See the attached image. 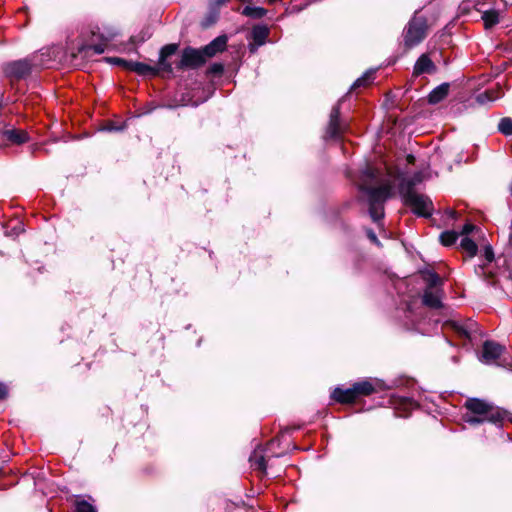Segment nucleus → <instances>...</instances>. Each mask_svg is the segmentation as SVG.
Returning a JSON list of instances; mask_svg holds the SVG:
<instances>
[{
    "mask_svg": "<svg viewBox=\"0 0 512 512\" xmlns=\"http://www.w3.org/2000/svg\"><path fill=\"white\" fill-rule=\"evenodd\" d=\"M423 172L416 173L411 179H404L400 184V193L405 205L410 207L418 216L429 217L433 212V203L429 197L413 190V186L422 182Z\"/></svg>",
    "mask_w": 512,
    "mask_h": 512,
    "instance_id": "f257e3e1",
    "label": "nucleus"
},
{
    "mask_svg": "<svg viewBox=\"0 0 512 512\" xmlns=\"http://www.w3.org/2000/svg\"><path fill=\"white\" fill-rule=\"evenodd\" d=\"M464 406L468 410L464 419L472 425L486 421L496 423L503 418V412L485 400L469 398Z\"/></svg>",
    "mask_w": 512,
    "mask_h": 512,
    "instance_id": "f03ea898",
    "label": "nucleus"
},
{
    "mask_svg": "<svg viewBox=\"0 0 512 512\" xmlns=\"http://www.w3.org/2000/svg\"><path fill=\"white\" fill-rule=\"evenodd\" d=\"M392 186L385 183L379 187H369L365 183L360 189L367 194L369 202V214L374 222H378L384 216L383 202L390 196Z\"/></svg>",
    "mask_w": 512,
    "mask_h": 512,
    "instance_id": "7ed1b4c3",
    "label": "nucleus"
},
{
    "mask_svg": "<svg viewBox=\"0 0 512 512\" xmlns=\"http://www.w3.org/2000/svg\"><path fill=\"white\" fill-rule=\"evenodd\" d=\"M427 24L424 18L414 17L404 31V44L407 48L418 45L426 37Z\"/></svg>",
    "mask_w": 512,
    "mask_h": 512,
    "instance_id": "20e7f679",
    "label": "nucleus"
},
{
    "mask_svg": "<svg viewBox=\"0 0 512 512\" xmlns=\"http://www.w3.org/2000/svg\"><path fill=\"white\" fill-rule=\"evenodd\" d=\"M206 58L202 49L186 48L184 49L178 68H196L203 65Z\"/></svg>",
    "mask_w": 512,
    "mask_h": 512,
    "instance_id": "39448f33",
    "label": "nucleus"
},
{
    "mask_svg": "<svg viewBox=\"0 0 512 512\" xmlns=\"http://www.w3.org/2000/svg\"><path fill=\"white\" fill-rule=\"evenodd\" d=\"M31 72V64L28 60L13 61L5 65L4 73L12 79L26 77Z\"/></svg>",
    "mask_w": 512,
    "mask_h": 512,
    "instance_id": "423d86ee",
    "label": "nucleus"
},
{
    "mask_svg": "<svg viewBox=\"0 0 512 512\" xmlns=\"http://www.w3.org/2000/svg\"><path fill=\"white\" fill-rule=\"evenodd\" d=\"M504 351V347L493 341H486L483 344L480 361L485 364L495 363Z\"/></svg>",
    "mask_w": 512,
    "mask_h": 512,
    "instance_id": "0eeeda50",
    "label": "nucleus"
},
{
    "mask_svg": "<svg viewBox=\"0 0 512 512\" xmlns=\"http://www.w3.org/2000/svg\"><path fill=\"white\" fill-rule=\"evenodd\" d=\"M269 36V28L264 25H257L252 29L253 42L249 44V50L251 53H255L257 49L264 45Z\"/></svg>",
    "mask_w": 512,
    "mask_h": 512,
    "instance_id": "6e6552de",
    "label": "nucleus"
},
{
    "mask_svg": "<svg viewBox=\"0 0 512 512\" xmlns=\"http://www.w3.org/2000/svg\"><path fill=\"white\" fill-rule=\"evenodd\" d=\"M0 140L13 144H22L28 141V136L23 130L8 129L0 131Z\"/></svg>",
    "mask_w": 512,
    "mask_h": 512,
    "instance_id": "1a4fd4ad",
    "label": "nucleus"
},
{
    "mask_svg": "<svg viewBox=\"0 0 512 512\" xmlns=\"http://www.w3.org/2000/svg\"><path fill=\"white\" fill-rule=\"evenodd\" d=\"M442 290L440 289H431L426 288L423 294V303L424 305L433 308L438 309L442 307Z\"/></svg>",
    "mask_w": 512,
    "mask_h": 512,
    "instance_id": "9d476101",
    "label": "nucleus"
},
{
    "mask_svg": "<svg viewBox=\"0 0 512 512\" xmlns=\"http://www.w3.org/2000/svg\"><path fill=\"white\" fill-rule=\"evenodd\" d=\"M227 45V37L225 35L218 36L213 41H211L208 45H206L202 51L204 53L205 58H210L216 55L217 53L223 51Z\"/></svg>",
    "mask_w": 512,
    "mask_h": 512,
    "instance_id": "9b49d317",
    "label": "nucleus"
},
{
    "mask_svg": "<svg viewBox=\"0 0 512 512\" xmlns=\"http://www.w3.org/2000/svg\"><path fill=\"white\" fill-rule=\"evenodd\" d=\"M436 71V67L427 54L421 55L414 65V75L431 74Z\"/></svg>",
    "mask_w": 512,
    "mask_h": 512,
    "instance_id": "f8f14e48",
    "label": "nucleus"
},
{
    "mask_svg": "<svg viewBox=\"0 0 512 512\" xmlns=\"http://www.w3.org/2000/svg\"><path fill=\"white\" fill-rule=\"evenodd\" d=\"M177 50H178L177 44H168V45H165L161 49L160 56H159V62H158L159 69L168 71V72L172 71V66L169 62H167V58L174 55Z\"/></svg>",
    "mask_w": 512,
    "mask_h": 512,
    "instance_id": "ddd939ff",
    "label": "nucleus"
},
{
    "mask_svg": "<svg viewBox=\"0 0 512 512\" xmlns=\"http://www.w3.org/2000/svg\"><path fill=\"white\" fill-rule=\"evenodd\" d=\"M332 397L339 403H351L357 399L354 385L348 389L336 388L332 393Z\"/></svg>",
    "mask_w": 512,
    "mask_h": 512,
    "instance_id": "4468645a",
    "label": "nucleus"
},
{
    "mask_svg": "<svg viewBox=\"0 0 512 512\" xmlns=\"http://www.w3.org/2000/svg\"><path fill=\"white\" fill-rule=\"evenodd\" d=\"M340 107L339 105L332 108L330 114V122L328 126V133L331 137H335L340 134L341 129L339 126Z\"/></svg>",
    "mask_w": 512,
    "mask_h": 512,
    "instance_id": "2eb2a0df",
    "label": "nucleus"
},
{
    "mask_svg": "<svg viewBox=\"0 0 512 512\" xmlns=\"http://www.w3.org/2000/svg\"><path fill=\"white\" fill-rule=\"evenodd\" d=\"M448 92H449V84L444 83V84L439 85L438 87H436L435 89H433L430 92V94L428 96L429 103H431V104L439 103L448 95Z\"/></svg>",
    "mask_w": 512,
    "mask_h": 512,
    "instance_id": "dca6fc26",
    "label": "nucleus"
},
{
    "mask_svg": "<svg viewBox=\"0 0 512 512\" xmlns=\"http://www.w3.org/2000/svg\"><path fill=\"white\" fill-rule=\"evenodd\" d=\"M249 461L251 463V467L257 469L261 472H265L266 470V461L263 455L262 449H255L251 454Z\"/></svg>",
    "mask_w": 512,
    "mask_h": 512,
    "instance_id": "f3484780",
    "label": "nucleus"
},
{
    "mask_svg": "<svg viewBox=\"0 0 512 512\" xmlns=\"http://www.w3.org/2000/svg\"><path fill=\"white\" fill-rule=\"evenodd\" d=\"M128 70L134 71V72L138 73L139 75H156L157 71H158L156 68H154L152 66H149L147 64L140 63V62H133V61H130L128 63Z\"/></svg>",
    "mask_w": 512,
    "mask_h": 512,
    "instance_id": "a211bd4d",
    "label": "nucleus"
},
{
    "mask_svg": "<svg viewBox=\"0 0 512 512\" xmlns=\"http://www.w3.org/2000/svg\"><path fill=\"white\" fill-rule=\"evenodd\" d=\"M354 388H355L357 398L359 396L371 395L372 393H374L376 391L373 383L368 380L356 382L354 384Z\"/></svg>",
    "mask_w": 512,
    "mask_h": 512,
    "instance_id": "6ab92c4d",
    "label": "nucleus"
},
{
    "mask_svg": "<svg viewBox=\"0 0 512 512\" xmlns=\"http://www.w3.org/2000/svg\"><path fill=\"white\" fill-rule=\"evenodd\" d=\"M482 20L484 22L485 28H491L499 23L500 14L498 11L491 9L484 11L482 14Z\"/></svg>",
    "mask_w": 512,
    "mask_h": 512,
    "instance_id": "aec40b11",
    "label": "nucleus"
},
{
    "mask_svg": "<svg viewBox=\"0 0 512 512\" xmlns=\"http://www.w3.org/2000/svg\"><path fill=\"white\" fill-rule=\"evenodd\" d=\"M461 249L467 253L469 257H473L477 253V245L468 237H463L460 242Z\"/></svg>",
    "mask_w": 512,
    "mask_h": 512,
    "instance_id": "412c9836",
    "label": "nucleus"
},
{
    "mask_svg": "<svg viewBox=\"0 0 512 512\" xmlns=\"http://www.w3.org/2000/svg\"><path fill=\"white\" fill-rule=\"evenodd\" d=\"M459 234L455 231H444L440 235V241L444 246H450L456 242Z\"/></svg>",
    "mask_w": 512,
    "mask_h": 512,
    "instance_id": "4be33fe9",
    "label": "nucleus"
},
{
    "mask_svg": "<svg viewBox=\"0 0 512 512\" xmlns=\"http://www.w3.org/2000/svg\"><path fill=\"white\" fill-rule=\"evenodd\" d=\"M243 14L253 18H262L266 14V10L261 7L247 6L243 10Z\"/></svg>",
    "mask_w": 512,
    "mask_h": 512,
    "instance_id": "5701e85b",
    "label": "nucleus"
},
{
    "mask_svg": "<svg viewBox=\"0 0 512 512\" xmlns=\"http://www.w3.org/2000/svg\"><path fill=\"white\" fill-rule=\"evenodd\" d=\"M498 129L504 135H512V119L502 118L498 124Z\"/></svg>",
    "mask_w": 512,
    "mask_h": 512,
    "instance_id": "b1692460",
    "label": "nucleus"
},
{
    "mask_svg": "<svg viewBox=\"0 0 512 512\" xmlns=\"http://www.w3.org/2000/svg\"><path fill=\"white\" fill-rule=\"evenodd\" d=\"M426 281L428 283L427 288H431V289H439L438 286H440L442 283V280L439 277V275L436 273H433V272L428 273V275L426 277Z\"/></svg>",
    "mask_w": 512,
    "mask_h": 512,
    "instance_id": "393cba45",
    "label": "nucleus"
},
{
    "mask_svg": "<svg viewBox=\"0 0 512 512\" xmlns=\"http://www.w3.org/2000/svg\"><path fill=\"white\" fill-rule=\"evenodd\" d=\"M497 96L494 95V92L491 90L485 91L484 93L479 94L476 97V100L479 104H484L487 101H494Z\"/></svg>",
    "mask_w": 512,
    "mask_h": 512,
    "instance_id": "a878e982",
    "label": "nucleus"
},
{
    "mask_svg": "<svg viewBox=\"0 0 512 512\" xmlns=\"http://www.w3.org/2000/svg\"><path fill=\"white\" fill-rule=\"evenodd\" d=\"M75 512H97L95 507L86 501H78L76 503Z\"/></svg>",
    "mask_w": 512,
    "mask_h": 512,
    "instance_id": "bb28decb",
    "label": "nucleus"
},
{
    "mask_svg": "<svg viewBox=\"0 0 512 512\" xmlns=\"http://www.w3.org/2000/svg\"><path fill=\"white\" fill-rule=\"evenodd\" d=\"M454 328L459 335L470 338V330L469 329L464 328L463 326H460V325H456V324L454 325Z\"/></svg>",
    "mask_w": 512,
    "mask_h": 512,
    "instance_id": "cd10ccee",
    "label": "nucleus"
},
{
    "mask_svg": "<svg viewBox=\"0 0 512 512\" xmlns=\"http://www.w3.org/2000/svg\"><path fill=\"white\" fill-rule=\"evenodd\" d=\"M109 61L113 64L121 65L128 70V63L130 61H126L122 58H111V59H109Z\"/></svg>",
    "mask_w": 512,
    "mask_h": 512,
    "instance_id": "c85d7f7f",
    "label": "nucleus"
},
{
    "mask_svg": "<svg viewBox=\"0 0 512 512\" xmlns=\"http://www.w3.org/2000/svg\"><path fill=\"white\" fill-rule=\"evenodd\" d=\"M475 226L468 223V224H465L462 231H461V234L464 236V237H467V235L472 232L474 230Z\"/></svg>",
    "mask_w": 512,
    "mask_h": 512,
    "instance_id": "c756f323",
    "label": "nucleus"
},
{
    "mask_svg": "<svg viewBox=\"0 0 512 512\" xmlns=\"http://www.w3.org/2000/svg\"><path fill=\"white\" fill-rule=\"evenodd\" d=\"M484 255H485V259L487 260V262H488V263H491V262L493 261V259H494V253H493V251H492L491 247H487V248L485 249V253H484Z\"/></svg>",
    "mask_w": 512,
    "mask_h": 512,
    "instance_id": "7c9ffc66",
    "label": "nucleus"
},
{
    "mask_svg": "<svg viewBox=\"0 0 512 512\" xmlns=\"http://www.w3.org/2000/svg\"><path fill=\"white\" fill-rule=\"evenodd\" d=\"M364 175L370 179H375L377 177L376 171L371 168H367V170L364 172Z\"/></svg>",
    "mask_w": 512,
    "mask_h": 512,
    "instance_id": "2f4dec72",
    "label": "nucleus"
},
{
    "mask_svg": "<svg viewBox=\"0 0 512 512\" xmlns=\"http://www.w3.org/2000/svg\"><path fill=\"white\" fill-rule=\"evenodd\" d=\"M95 53L101 54L105 51V46L103 44L94 45L91 47Z\"/></svg>",
    "mask_w": 512,
    "mask_h": 512,
    "instance_id": "473e14b6",
    "label": "nucleus"
},
{
    "mask_svg": "<svg viewBox=\"0 0 512 512\" xmlns=\"http://www.w3.org/2000/svg\"><path fill=\"white\" fill-rule=\"evenodd\" d=\"M7 395V388L4 384L0 383V399H4Z\"/></svg>",
    "mask_w": 512,
    "mask_h": 512,
    "instance_id": "72a5a7b5",
    "label": "nucleus"
},
{
    "mask_svg": "<svg viewBox=\"0 0 512 512\" xmlns=\"http://www.w3.org/2000/svg\"><path fill=\"white\" fill-rule=\"evenodd\" d=\"M228 1L229 0H214V6L218 8L227 3Z\"/></svg>",
    "mask_w": 512,
    "mask_h": 512,
    "instance_id": "f704fd0d",
    "label": "nucleus"
},
{
    "mask_svg": "<svg viewBox=\"0 0 512 512\" xmlns=\"http://www.w3.org/2000/svg\"><path fill=\"white\" fill-rule=\"evenodd\" d=\"M365 82V78L357 79L353 85V87H359Z\"/></svg>",
    "mask_w": 512,
    "mask_h": 512,
    "instance_id": "c9c22d12",
    "label": "nucleus"
},
{
    "mask_svg": "<svg viewBox=\"0 0 512 512\" xmlns=\"http://www.w3.org/2000/svg\"><path fill=\"white\" fill-rule=\"evenodd\" d=\"M508 244L509 246L512 247V221H511V225H510V232H509V237H508Z\"/></svg>",
    "mask_w": 512,
    "mask_h": 512,
    "instance_id": "e433bc0d",
    "label": "nucleus"
},
{
    "mask_svg": "<svg viewBox=\"0 0 512 512\" xmlns=\"http://www.w3.org/2000/svg\"><path fill=\"white\" fill-rule=\"evenodd\" d=\"M369 238H370L373 242L378 243V239H377V237H376L375 233L370 232V233H369Z\"/></svg>",
    "mask_w": 512,
    "mask_h": 512,
    "instance_id": "4c0bfd02",
    "label": "nucleus"
},
{
    "mask_svg": "<svg viewBox=\"0 0 512 512\" xmlns=\"http://www.w3.org/2000/svg\"><path fill=\"white\" fill-rule=\"evenodd\" d=\"M222 66L221 65H214L213 66V71L214 72H221L222 71Z\"/></svg>",
    "mask_w": 512,
    "mask_h": 512,
    "instance_id": "58836bf2",
    "label": "nucleus"
},
{
    "mask_svg": "<svg viewBox=\"0 0 512 512\" xmlns=\"http://www.w3.org/2000/svg\"><path fill=\"white\" fill-rule=\"evenodd\" d=\"M414 160H415V158H414V156H413V155H408V156H407V161H408L409 163H414Z\"/></svg>",
    "mask_w": 512,
    "mask_h": 512,
    "instance_id": "ea45409f",
    "label": "nucleus"
},
{
    "mask_svg": "<svg viewBox=\"0 0 512 512\" xmlns=\"http://www.w3.org/2000/svg\"><path fill=\"white\" fill-rule=\"evenodd\" d=\"M509 190H510V193L512 194V184L510 185Z\"/></svg>",
    "mask_w": 512,
    "mask_h": 512,
    "instance_id": "a19ab883",
    "label": "nucleus"
},
{
    "mask_svg": "<svg viewBox=\"0 0 512 512\" xmlns=\"http://www.w3.org/2000/svg\"><path fill=\"white\" fill-rule=\"evenodd\" d=\"M275 1H276V0H268V2H270V3H273V2H275Z\"/></svg>",
    "mask_w": 512,
    "mask_h": 512,
    "instance_id": "79ce46f5",
    "label": "nucleus"
},
{
    "mask_svg": "<svg viewBox=\"0 0 512 512\" xmlns=\"http://www.w3.org/2000/svg\"><path fill=\"white\" fill-rule=\"evenodd\" d=\"M511 422H512V418H511Z\"/></svg>",
    "mask_w": 512,
    "mask_h": 512,
    "instance_id": "37998d69",
    "label": "nucleus"
}]
</instances>
